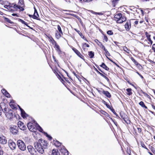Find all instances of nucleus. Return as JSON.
Returning a JSON list of instances; mask_svg holds the SVG:
<instances>
[{"label": "nucleus", "mask_w": 155, "mask_h": 155, "mask_svg": "<svg viewBox=\"0 0 155 155\" xmlns=\"http://www.w3.org/2000/svg\"><path fill=\"white\" fill-rule=\"evenodd\" d=\"M47 142L41 139L34 143L35 149L41 154H43L44 153V149L47 148Z\"/></svg>", "instance_id": "obj_1"}, {"label": "nucleus", "mask_w": 155, "mask_h": 155, "mask_svg": "<svg viewBox=\"0 0 155 155\" xmlns=\"http://www.w3.org/2000/svg\"><path fill=\"white\" fill-rule=\"evenodd\" d=\"M54 145L57 147H59V149L60 152L63 153L64 155H68V151L64 148V146H61V143L58 141H56L54 142Z\"/></svg>", "instance_id": "obj_2"}, {"label": "nucleus", "mask_w": 155, "mask_h": 155, "mask_svg": "<svg viewBox=\"0 0 155 155\" xmlns=\"http://www.w3.org/2000/svg\"><path fill=\"white\" fill-rule=\"evenodd\" d=\"M17 144L19 148L22 151H25L26 149V146L24 142L21 140H19L17 141Z\"/></svg>", "instance_id": "obj_3"}, {"label": "nucleus", "mask_w": 155, "mask_h": 155, "mask_svg": "<svg viewBox=\"0 0 155 155\" xmlns=\"http://www.w3.org/2000/svg\"><path fill=\"white\" fill-rule=\"evenodd\" d=\"M27 149L31 155H35L36 151L34 147L31 145L27 146Z\"/></svg>", "instance_id": "obj_4"}, {"label": "nucleus", "mask_w": 155, "mask_h": 155, "mask_svg": "<svg viewBox=\"0 0 155 155\" xmlns=\"http://www.w3.org/2000/svg\"><path fill=\"white\" fill-rule=\"evenodd\" d=\"M18 128L15 126H11L10 128L11 132L13 134H16L18 132Z\"/></svg>", "instance_id": "obj_5"}, {"label": "nucleus", "mask_w": 155, "mask_h": 155, "mask_svg": "<svg viewBox=\"0 0 155 155\" xmlns=\"http://www.w3.org/2000/svg\"><path fill=\"white\" fill-rule=\"evenodd\" d=\"M9 146L12 150H14L15 149L16 145L15 142L12 140H9L8 141Z\"/></svg>", "instance_id": "obj_6"}, {"label": "nucleus", "mask_w": 155, "mask_h": 155, "mask_svg": "<svg viewBox=\"0 0 155 155\" xmlns=\"http://www.w3.org/2000/svg\"><path fill=\"white\" fill-rule=\"evenodd\" d=\"M27 127L29 130L31 131H34V127L33 125V123L31 122H29L27 124Z\"/></svg>", "instance_id": "obj_7"}, {"label": "nucleus", "mask_w": 155, "mask_h": 155, "mask_svg": "<svg viewBox=\"0 0 155 155\" xmlns=\"http://www.w3.org/2000/svg\"><path fill=\"white\" fill-rule=\"evenodd\" d=\"M7 140L5 137L3 135H0V143L5 144L7 143Z\"/></svg>", "instance_id": "obj_8"}, {"label": "nucleus", "mask_w": 155, "mask_h": 155, "mask_svg": "<svg viewBox=\"0 0 155 155\" xmlns=\"http://www.w3.org/2000/svg\"><path fill=\"white\" fill-rule=\"evenodd\" d=\"M18 127L21 130H24L26 128V126L24 125L23 123L20 121L18 122Z\"/></svg>", "instance_id": "obj_9"}, {"label": "nucleus", "mask_w": 155, "mask_h": 155, "mask_svg": "<svg viewBox=\"0 0 155 155\" xmlns=\"http://www.w3.org/2000/svg\"><path fill=\"white\" fill-rule=\"evenodd\" d=\"M72 50L79 57L83 58V56L81 54L80 52L78 50L74 48H72Z\"/></svg>", "instance_id": "obj_10"}, {"label": "nucleus", "mask_w": 155, "mask_h": 155, "mask_svg": "<svg viewBox=\"0 0 155 155\" xmlns=\"http://www.w3.org/2000/svg\"><path fill=\"white\" fill-rule=\"evenodd\" d=\"M18 107L21 110V116L23 118H26L28 116V115L24 111V110L21 108L20 107L18 106Z\"/></svg>", "instance_id": "obj_11"}, {"label": "nucleus", "mask_w": 155, "mask_h": 155, "mask_svg": "<svg viewBox=\"0 0 155 155\" xmlns=\"http://www.w3.org/2000/svg\"><path fill=\"white\" fill-rule=\"evenodd\" d=\"M7 117L10 118H12L13 116V111L11 110L9 111L6 114Z\"/></svg>", "instance_id": "obj_12"}, {"label": "nucleus", "mask_w": 155, "mask_h": 155, "mask_svg": "<svg viewBox=\"0 0 155 155\" xmlns=\"http://www.w3.org/2000/svg\"><path fill=\"white\" fill-rule=\"evenodd\" d=\"M2 92L7 97H10V95L9 94L5 89L2 90Z\"/></svg>", "instance_id": "obj_13"}, {"label": "nucleus", "mask_w": 155, "mask_h": 155, "mask_svg": "<svg viewBox=\"0 0 155 155\" xmlns=\"http://www.w3.org/2000/svg\"><path fill=\"white\" fill-rule=\"evenodd\" d=\"M122 16V14L121 13H118L115 15L114 16V18L115 19V20H118L120 19Z\"/></svg>", "instance_id": "obj_14"}, {"label": "nucleus", "mask_w": 155, "mask_h": 155, "mask_svg": "<svg viewBox=\"0 0 155 155\" xmlns=\"http://www.w3.org/2000/svg\"><path fill=\"white\" fill-rule=\"evenodd\" d=\"M102 93L108 97L110 98L111 97V95L110 93L107 91H103Z\"/></svg>", "instance_id": "obj_15"}, {"label": "nucleus", "mask_w": 155, "mask_h": 155, "mask_svg": "<svg viewBox=\"0 0 155 155\" xmlns=\"http://www.w3.org/2000/svg\"><path fill=\"white\" fill-rule=\"evenodd\" d=\"M55 48H56V50L58 52L59 54L61 53V51L59 45H58L57 44H56L55 45Z\"/></svg>", "instance_id": "obj_16"}, {"label": "nucleus", "mask_w": 155, "mask_h": 155, "mask_svg": "<svg viewBox=\"0 0 155 155\" xmlns=\"http://www.w3.org/2000/svg\"><path fill=\"white\" fill-rule=\"evenodd\" d=\"M63 35V34H61L59 32H58V31H56L55 33V37L57 39L59 38Z\"/></svg>", "instance_id": "obj_17"}, {"label": "nucleus", "mask_w": 155, "mask_h": 155, "mask_svg": "<svg viewBox=\"0 0 155 155\" xmlns=\"http://www.w3.org/2000/svg\"><path fill=\"white\" fill-rule=\"evenodd\" d=\"M33 120L34 123H35V124H36V127H37V128L38 129V130L42 132L43 131V129L36 122L35 123V121L34 120Z\"/></svg>", "instance_id": "obj_18"}, {"label": "nucleus", "mask_w": 155, "mask_h": 155, "mask_svg": "<svg viewBox=\"0 0 155 155\" xmlns=\"http://www.w3.org/2000/svg\"><path fill=\"white\" fill-rule=\"evenodd\" d=\"M9 2L6 0H0V4L2 5L8 4Z\"/></svg>", "instance_id": "obj_19"}, {"label": "nucleus", "mask_w": 155, "mask_h": 155, "mask_svg": "<svg viewBox=\"0 0 155 155\" xmlns=\"http://www.w3.org/2000/svg\"><path fill=\"white\" fill-rule=\"evenodd\" d=\"M8 5H10L11 6V7H13L15 9H17V7H18V5H16L15 3H11L9 2Z\"/></svg>", "instance_id": "obj_20"}, {"label": "nucleus", "mask_w": 155, "mask_h": 155, "mask_svg": "<svg viewBox=\"0 0 155 155\" xmlns=\"http://www.w3.org/2000/svg\"><path fill=\"white\" fill-rule=\"evenodd\" d=\"M100 66L106 70L108 71L109 70V68L107 67L104 63H102Z\"/></svg>", "instance_id": "obj_21"}, {"label": "nucleus", "mask_w": 155, "mask_h": 155, "mask_svg": "<svg viewBox=\"0 0 155 155\" xmlns=\"http://www.w3.org/2000/svg\"><path fill=\"white\" fill-rule=\"evenodd\" d=\"M120 116L121 118L124 120V121L126 122L127 120V116L125 115L124 114H120Z\"/></svg>", "instance_id": "obj_22"}, {"label": "nucleus", "mask_w": 155, "mask_h": 155, "mask_svg": "<svg viewBox=\"0 0 155 155\" xmlns=\"http://www.w3.org/2000/svg\"><path fill=\"white\" fill-rule=\"evenodd\" d=\"M20 21L22 24H25L27 26H28V27L30 28H31L28 25V23L24 21V20L20 19H19Z\"/></svg>", "instance_id": "obj_23"}, {"label": "nucleus", "mask_w": 155, "mask_h": 155, "mask_svg": "<svg viewBox=\"0 0 155 155\" xmlns=\"http://www.w3.org/2000/svg\"><path fill=\"white\" fill-rule=\"evenodd\" d=\"M139 104L142 107L145 108L146 109H147V107H146L144 104L143 102L141 101L139 103Z\"/></svg>", "instance_id": "obj_24"}, {"label": "nucleus", "mask_w": 155, "mask_h": 155, "mask_svg": "<svg viewBox=\"0 0 155 155\" xmlns=\"http://www.w3.org/2000/svg\"><path fill=\"white\" fill-rule=\"evenodd\" d=\"M38 17H39V15H38L37 12H35L34 14L33 15V18L35 19H37L38 18Z\"/></svg>", "instance_id": "obj_25"}, {"label": "nucleus", "mask_w": 155, "mask_h": 155, "mask_svg": "<svg viewBox=\"0 0 155 155\" xmlns=\"http://www.w3.org/2000/svg\"><path fill=\"white\" fill-rule=\"evenodd\" d=\"M124 26L127 30H129L131 27L130 25H129L127 23Z\"/></svg>", "instance_id": "obj_26"}, {"label": "nucleus", "mask_w": 155, "mask_h": 155, "mask_svg": "<svg viewBox=\"0 0 155 155\" xmlns=\"http://www.w3.org/2000/svg\"><path fill=\"white\" fill-rule=\"evenodd\" d=\"M52 153L53 155H60L59 153L58 152V150H53Z\"/></svg>", "instance_id": "obj_27"}, {"label": "nucleus", "mask_w": 155, "mask_h": 155, "mask_svg": "<svg viewBox=\"0 0 155 155\" xmlns=\"http://www.w3.org/2000/svg\"><path fill=\"white\" fill-rule=\"evenodd\" d=\"M132 90L131 89V88H128L126 89V91L128 92L127 94L129 95H130L132 94V93L131 92Z\"/></svg>", "instance_id": "obj_28"}, {"label": "nucleus", "mask_w": 155, "mask_h": 155, "mask_svg": "<svg viewBox=\"0 0 155 155\" xmlns=\"http://www.w3.org/2000/svg\"><path fill=\"white\" fill-rule=\"evenodd\" d=\"M88 55L91 58H93L94 56V52L92 51H90Z\"/></svg>", "instance_id": "obj_29"}, {"label": "nucleus", "mask_w": 155, "mask_h": 155, "mask_svg": "<svg viewBox=\"0 0 155 155\" xmlns=\"http://www.w3.org/2000/svg\"><path fill=\"white\" fill-rule=\"evenodd\" d=\"M58 30L59 32L61 34H63V32L61 29V28L60 26L58 25L57 26Z\"/></svg>", "instance_id": "obj_30"}, {"label": "nucleus", "mask_w": 155, "mask_h": 155, "mask_svg": "<svg viewBox=\"0 0 155 155\" xmlns=\"http://www.w3.org/2000/svg\"><path fill=\"white\" fill-rule=\"evenodd\" d=\"M23 5H18V7H17V9H18L20 11H23L24 10V8L23 7Z\"/></svg>", "instance_id": "obj_31"}, {"label": "nucleus", "mask_w": 155, "mask_h": 155, "mask_svg": "<svg viewBox=\"0 0 155 155\" xmlns=\"http://www.w3.org/2000/svg\"><path fill=\"white\" fill-rule=\"evenodd\" d=\"M131 59L132 61L134 62V64H136L137 65H138L139 64L137 62V61L134 59L133 58L131 57Z\"/></svg>", "instance_id": "obj_32"}, {"label": "nucleus", "mask_w": 155, "mask_h": 155, "mask_svg": "<svg viewBox=\"0 0 155 155\" xmlns=\"http://www.w3.org/2000/svg\"><path fill=\"white\" fill-rule=\"evenodd\" d=\"M145 34L148 40L150 39V34H149L147 32H146Z\"/></svg>", "instance_id": "obj_33"}, {"label": "nucleus", "mask_w": 155, "mask_h": 155, "mask_svg": "<svg viewBox=\"0 0 155 155\" xmlns=\"http://www.w3.org/2000/svg\"><path fill=\"white\" fill-rule=\"evenodd\" d=\"M7 5H4V7L5 8L8 9L9 10L10 9L11 6L10 5H8V4H7Z\"/></svg>", "instance_id": "obj_34"}, {"label": "nucleus", "mask_w": 155, "mask_h": 155, "mask_svg": "<svg viewBox=\"0 0 155 155\" xmlns=\"http://www.w3.org/2000/svg\"><path fill=\"white\" fill-rule=\"evenodd\" d=\"M23 2L22 0H19L18 3V5H23Z\"/></svg>", "instance_id": "obj_35"}, {"label": "nucleus", "mask_w": 155, "mask_h": 155, "mask_svg": "<svg viewBox=\"0 0 155 155\" xmlns=\"http://www.w3.org/2000/svg\"><path fill=\"white\" fill-rule=\"evenodd\" d=\"M107 34L109 35H111L113 34V33L111 30H109L107 31Z\"/></svg>", "instance_id": "obj_36"}, {"label": "nucleus", "mask_w": 155, "mask_h": 155, "mask_svg": "<svg viewBox=\"0 0 155 155\" xmlns=\"http://www.w3.org/2000/svg\"><path fill=\"white\" fill-rule=\"evenodd\" d=\"M141 146H142V147H143V148H144L146 149H147L148 151H149V149H148V148H147V147L145 145V144H144V143H141Z\"/></svg>", "instance_id": "obj_37"}, {"label": "nucleus", "mask_w": 155, "mask_h": 155, "mask_svg": "<svg viewBox=\"0 0 155 155\" xmlns=\"http://www.w3.org/2000/svg\"><path fill=\"white\" fill-rule=\"evenodd\" d=\"M116 21L118 23H122L123 22V21L121 18L119 19L118 20H117Z\"/></svg>", "instance_id": "obj_38"}, {"label": "nucleus", "mask_w": 155, "mask_h": 155, "mask_svg": "<svg viewBox=\"0 0 155 155\" xmlns=\"http://www.w3.org/2000/svg\"><path fill=\"white\" fill-rule=\"evenodd\" d=\"M143 93L144 94V96L150 99V96L147 93L144 92H143Z\"/></svg>", "instance_id": "obj_39"}, {"label": "nucleus", "mask_w": 155, "mask_h": 155, "mask_svg": "<svg viewBox=\"0 0 155 155\" xmlns=\"http://www.w3.org/2000/svg\"><path fill=\"white\" fill-rule=\"evenodd\" d=\"M123 49L124 50L126 51V52H127V53H129V50H128V49H127V48L126 47H124L123 48Z\"/></svg>", "instance_id": "obj_40"}, {"label": "nucleus", "mask_w": 155, "mask_h": 155, "mask_svg": "<svg viewBox=\"0 0 155 155\" xmlns=\"http://www.w3.org/2000/svg\"><path fill=\"white\" fill-rule=\"evenodd\" d=\"M104 40L106 42H107L108 41V38L107 36L106 35H104Z\"/></svg>", "instance_id": "obj_41"}, {"label": "nucleus", "mask_w": 155, "mask_h": 155, "mask_svg": "<svg viewBox=\"0 0 155 155\" xmlns=\"http://www.w3.org/2000/svg\"><path fill=\"white\" fill-rule=\"evenodd\" d=\"M5 20L6 21H7L8 22H9L10 23V24H12V22L8 18H5Z\"/></svg>", "instance_id": "obj_42"}, {"label": "nucleus", "mask_w": 155, "mask_h": 155, "mask_svg": "<svg viewBox=\"0 0 155 155\" xmlns=\"http://www.w3.org/2000/svg\"><path fill=\"white\" fill-rule=\"evenodd\" d=\"M100 46L102 48V49L104 50V51H106V49H105L104 46L102 44H101Z\"/></svg>", "instance_id": "obj_43"}, {"label": "nucleus", "mask_w": 155, "mask_h": 155, "mask_svg": "<svg viewBox=\"0 0 155 155\" xmlns=\"http://www.w3.org/2000/svg\"><path fill=\"white\" fill-rule=\"evenodd\" d=\"M96 70L97 73H98L99 74H100L101 76H102L103 77L104 76V75L103 74L99 71L96 69Z\"/></svg>", "instance_id": "obj_44"}, {"label": "nucleus", "mask_w": 155, "mask_h": 155, "mask_svg": "<svg viewBox=\"0 0 155 155\" xmlns=\"http://www.w3.org/2000/svg\"><path fill=\"white\" fill-rule=\"evenodd\" d=\"M121 19L123 20V21H125L126 20V18L125 17H121Z\"/></svg>", "instance_id": "obj_45"}, {"label": "nucleus", "mask_w": 155, "mask_h": 155, "mask_svg": "<svg viewBox=\"0 0 155 155\" xmlns=\"http://www.w3.org/2000/svg\"><path fill=\"white\" fill-rule=\"evenodd\" d=\"M152 49L153 50L154 52H155V44L153 45Z\"/></svg>", "instance_id": "obj_46"}, {"label": "nucleus", "mask_w": 155, "mask_h": 155, "mask_svg": "<svg viewBox=\"0 0 155 155\" xmlns=\"http://www.w3.org/2000/svg\"><path fill=\"white\" fill-rule=\"evenodd\" d=\"M137 129L138 132H139L140 133L141 131V129L140 128H139V127H137Z\"/></svg>", "instance_id": "obj_47"}, {"label": "nucleus", "mask_w": 155, "mask_h": 155, "mask_svg": "<svg viewBox=\"0 0 155 155\" xmlns=\"http://www.w3.org/2000/svg\"><path fill=\"white\" fill-rule=\"evenodd\" d=\"M46 136L47 137H48L50 140H51L52 138V137L50 136L49 135H48L47 134H46Z\"/></svg>", "instance_id": "obj_48"}, {"label": "nucleus", "mask_w": 155, "mask_h": 155, "mask_svg": "<svg viewBox=\"0 0 155 155\" xmlns=\"http://www.w3.org/2000/svg\"><path fill=\"white\" fill-rule=\"evenodd\" d=\"M104 78H105L106 80H107L108 81H109V79L107 77H106L104 75V76L103 77Z\"/></svg>", "instance_id": "obj_49"}, {"label": "nucleus", "mask_w": 155, "mask_h": 155, "mask_svg": "<svg viewBox=\"0 0 155 155\" xmlns=\"http://www.w3.org/2000/svg\"><path fill=\"white\" fill-rule=\"evenodd\" d=\"M83 45H85L87 47H89V45L88 44H87L86 43H84V44H83Z\"/></svg>", "instance_id": "obj_50"}, {"label": "nucleus", "mask_w": 155, "mask_h": 155, "mask_svg": "<svg viewBox=\"0 0 155 155\" xmlns=\"http://www.w3.org/2000/svg\"><path fill=\"white\" fill-rule=\"evenodd\" d=\"M137 73L140 77L142 78H143V76L142 75H141L140 74V73L138 72H137Z\"/></svg>", "instance_id": "obj_51"}, {"label": "nucleus", "mask_w": 155, "mask_h": 155, "mask_svg": "<svg viewBox=\"0 0 155 155\" xmlns=\"http://www.w3.org/2000/svg\"><path fill=\"white\" fill-rule=\"evenodd\" d=\"M150 43L152 45L153 44V41L151 40V38L148 40Z\"/></svg>", "instance_id": "obj_52"}, {"label": "nucleus", "mask_w": 155, "mask_h": 155, "mask_svg": "<svg viewBox=\"0 0 155 155\" xmlns=\"http://www.w3.org/2000/svg\"><path fill=\"white\" fill-rule=\"evenodd\" d=\"M92 0H83L84 2H89Z\"/></svg>", "instance_id": "obj_53"}, {"label": "nucleus", "mask_w": 155, "mask_h": 155, "mask_svg": "<svg viewBox=\"0 0 155 155\" xmlns=\"http://www.w3.org/2000/svg\"><path fill=\"white\" fill-rule=\"evenodd\" d=\"M2 114V111L1 110V107L0 105V116H1Z\"/></svg>", "instance_id": "obj_54"}, {"label": "nucleus", "mask_w": 155, "mask_h": 155, "mask_svg": "<svg viewBox=\"0 0 155 155\" xmlns=\"http://www.w3.org/2000/svg\"><path fill=\"white\" fill-rule=\"evenodd\" d=\"M11 107L13 108V109H14V108H15V107H14V106L13 105H12V104H10V105Z\"/></svg>", "instance_id": "obj_55"}, {"label": "nucleus", "mask_w": 155, "mask_h": 155, "mask_svg": "<svg viewBox=\"0 0 155 155\" xmlns=\"http://www.w3.org/2000/svg\"><path fill=\"white\" fill-rule=\"evenodd\" d=\"M151 151H152V152L153 153V151H154L155 150L154 149V148H152L151 149Z\"/></svg>", "instance_id": "obj_56"}, {"label": "nucleus", "mask_w": 155, "mask_h": 155, "mask_svg": "<svg viewBox=\"0 0 155 155\" xmlns=\"http://www.w3.org/2000/svg\"><path fill=\"white\" fill-rule=\"evenodd\" d=\"M65 1L66 2H67L68 3H70V0H65Z\"/></svg>", "instance_id": "obj_57"}, {"label": "nucleus", "mask_w": 155, "mask_h": 155, "mask_svg": "<svg viewBox=\"0 0 155 155\" xmlns=\"http://www.w3.org/2000/svg\"><path fill=\"white\" fill-rule=\"evenodd\" d=\"M138 21H135L134 23L135 24L137 25L138 24Z\"/></svg>", "instance_id": "obj_58"}, {"label": "nucleus", "mask_w": 155, "mask_h": 155, "mask_svg": "<svg viewBox=\"0 0 155 155\" xmlns=\"http://www.w3.org/2000/svg\"><path fill=\"white\" fill-rule=\"evenodd\" d=\"M152 107L155 110V106L153 105H152Z\"/></svg>", "instance_id": "obj_59"}, {"label": "nucleus", "mask_w": 155, "mask_h": 155, "mask_svg": "<svg viewBox=\"0 0 155 155\" xmlns=\"http://www.w3.org/2000/svg\"><path fill=\"white\" fill-rule=\"evenodd\" d=\"M12 15L13 16H17V14H14V13L12 14Z\"/></svg>", "instance_id": "obj_60"}, {"label": "nucleus", "mask_w": 155, "mask_h": 155, "mask_svg": "<svg viewBox=\"0 0 155 155\" xmlns=\"http://www.w3.org/2000/svg\"><path fill=\"white\" fill-rule=\"evenodd\" d=\"M148 153H149V154H150V155H153L152 153H151L149 151H148Z\"/></svg>", "instance_id": "obj_61"}, {"label": "nucleus", "mask_w": 155, "mask_h": 155, "mask_svg": "<svg viewBox=\"0 0 155 155\" xmlns=\"http://www.w3.org/2000/svg\"><path fill=\"white\" fill-rule=\"evenodd\" d=\"M29 16L30 17H32L33 18V15H29Z\"/></svg>", "instance_id": "obj_62"}, {"label": "nucleus", "mask_w": 155, "mask_h": 155, "mask_svg": "<svg viewBox=\"0 0 155 155\" xmlns=\"http://www.w3.org/2000/svg\"><path fill=\"white\" fill-rule=\"evenodd\" d=\"M106 51H105L106 54H107V53H109L108 51H107V49H106Z\"/></svg>", "instance_id": "obj_63"}, {"label": "nucleus", "mask_w": 155, "mask_h": 155, "mask_svg": "<svg viewBox=\"0 0 155 155\" xmlns=\"http://www.w3.org/2000/svg\"><path fill=\"white\" fill-rule=\"evenodd\" d=\"M113 113L117 115V114L115 112V111L113 112Z\"/></svg>", "instance_id": "obj_64"}]
</instances>
